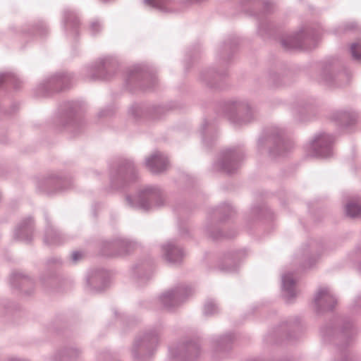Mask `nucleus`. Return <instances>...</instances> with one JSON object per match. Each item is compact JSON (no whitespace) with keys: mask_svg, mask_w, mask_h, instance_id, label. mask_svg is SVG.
<instances>
[{"mask_svg":"<svg viewBox=\"0 0 361 361\" xmlns=\"http://www.w3.org/2000/svg\"><path fill=\"white\" fill-rule=\"evenodd\" d=\"M188 55H189L190 56H192V53H190V52L188 53Z\"/></svg>","mask_w":361,"mask_h":361,"instance_id":"nucleus-63","label":"nucleus"},{"mask_svg":"<svg viewBox=\"0 0 361 361\" xmlns=\"http://www.w3.org/2000/svg\"><path fill=\"white\" fill-rule=\"evenodd\" d=\"M74 81V75L69 72H59L44 79L35 88L39 97H47L71 88Z\"/></svg>","mask_w":361,"mask_h":361,"instance_id":"nucleus-9","label":"nucleus"},{"mask_svg":"<svg viewBox=\"0 0 361 361\" xmlns=\"http://www.w3.org/2000/svg\"><path fill=\"white\" fill-rule=\"evenodd\" d=\"M83 106L77 101L64 102L59 107L54 125L59 130H64L73 135H78L83 128Z\"/></svg>","mask_w":361,"mask_h":361,"instance_id":"nucleus-2","label":"nucleus"},{"mask_svg":"<svg viewBox=\"0 0 361 361\" xmlns=\"http://www.w3.org/2000/svg\"><path fill=\"white\" fill-rule=\"evenodd\" d=\"M258 33L263 37H271L273 25L264 14L258 15Z\"/></svg>","mask_w":361,"mask_h":361,"instance_id":"nucleus-41","label":"nucleus"},{"mask_svg":"<svg viewBox=\"0 0 361 361\" xmlns=\"http://www.w3.org/2000/svg\"><path fill=\"white\" fill-rule=\"evenodd\" d=\"M192 293L190 287L180 285L162 293L159 300L164 309L173 310L182 304Z\"/></svg>","mask_w":361,"mask_h":361,"instance_id":"nucleus-14","label":"nucleus"},{"mask_svg":"<svg viewBox=\"0 0 361 361\" xmlns=\"http://www.w3.org/2000/svg\"><path fill=\"white\" fill-rule=\"evenodd\" d=\"M334 141L333 135L319 133L306 145L305 149L309 156L319 158H328L333 154L332 145Z\"/></svg>","mask_w":361,"mask_h":361,"instance_id":"nucleus-13","label":"nucleus"},{"mask_svg":"<svg viewBox=\"0 0 361 361\" xmlns=\"http://www.w3.org/2000/svg\"><path fill=\"white\" fill-rule=\"evenodd\" d=\"M40 281H41V282H42V284L45 285L46 281H45V279H44V277H42V278L40 279Z\"/></svg>","mask_w":361,"mask_h":361,"instance_id":"nucleus-60","label":"nucleus"},{"mask_svg":"<svg viewBox=\"0 0 361 361\" xmlns=\"http://www.w3.org/2000/svg\"><path fill=\"white\" fill-rule=\"evenodd\" d=\"M219 308L217 304L212 300H207L203 308V314L207 317L212 316L218 313Z\"/></svg>","mask_w":361,"mask_h":361,"instance_id":"nucleus-47","label":"nucleus"},{"mask_svg":"<svg viewBox=\"0 0 361 361\" xmlns=\"http://www.w3.org/2000/svg\"><path fill=\"white\" fill-rule=\"evenodd\" d=\"M257 147L260 151L268 147L269 157L276 159L288 154L293 148V143L285 136L282 129L271 126L264 130L257 141Z\"/></svg>","mask_w":361,"mask_h":361,"instance_id":"nucleus-3","label":"nucleus"},{"mask_svg":"<svg viewBox=\"0 0 361 361\" xmlns=\"http://www.w3.org/2000/svg\"><path fill=\"white\" fill-rule=\"evenodd\" d=\"M114 314L115 317L116 318V319L118 320V322H119L121 324L124 322V321L126 319V317H124L123 315H121L117 310H116V309L114 310Z\"/></svg>","mask_w":361,"mask_h":361,"instance_id":"nucleus-57","label":"nucleus"},{"mask_svg":"<svg viewBox=\"0 0 361 361\" xmlns=\"http://www.w3.org/2000/svg\"><path fill=\"white\" fill-rule=\"evenodd\" d=\"M82 350L76 346H66L57 350L51 361H76L80 358Z\"/></svg>","mask_w":361,"mask_h":361,"instance_id":"nucleus-35","label":"nucleus"},{"mask_svg":"<svg viewBox=\"0 0 361 361\" xmlns=\"http://www.w3.org/2000/svg\"><path fill=\"white\" fill-rule=\"evenodd\" d=\"M103 30V25L99 20H93L90 25V32L92 36H97Z\"/></svg>","mask_w":361,"mask_h":361,"instance_id":"nucleus-50","label":"nucleus"},{"mask_svg":"<svg viewBox=\"0 0 361 361\" xmlns=\"http://www.w3.org/2000/svg\"><path fill=\"white\" fill-rule=\"evenodd\" d=\"M63 26L68 35L77 36L79 34L80 20L76 14L69 9L63 13Z\"/></svg>","mask_w":361,"mask_h":361,"instance_id":"nucleus-36","label":"nucleus"},{"mask_svg":"<svg viewBox=\"0 0 361 361\" xmlns=\"http://www.w3.org/2000/svg\"><path fill=\"white\" fill-rule=\"evenodd\" d=\"M164 324L159 321L154 325L138 334L131 348L133 361H149L156 351Z\"/></svg>","mask_w":361,"mask_h":361,"instance_id":"nucleus-1","label":"nucleus"},{"mask_svg":"<svg viewBox=\"0 0 361 361\" xmlns=\"http://www.w3.org/2000/svg\"><path fill=\"white\" fill-rule=\"evenodd\" d=\"M169 353L173 361H194L200 354V348L197 342L188 341L170 346Z\"/></svg>","mask_w":361,"mask_h":361,"instance_id":"nucleus-16","label":"nucleus"},{"mask_svg":"<svg viewBox=\"0 0 361 361\" xmlns=\"http://www.w3.org/2000/svg\"><path fill=\"white\" fill-rule=\"evenodd\" d=\"M118 61L113 56L98 59L94 63L85 66L82 69L85 78L90 80H108L116 72Z\"/></svg>","mask_w":361,"mask_h":361,"instance_id":"nucleus-10","label":"nucleus"},{"mask_svg":"<svg viewBox=\"0 0 361 361\" xmlns=\"http://www.w3.org/2000/svg\"><path fill=\"white\" fill-rule=\"evenodd\" d=\"M312 110L310 103L300 101L294 107L293 113L295 118L300 121H305L307 119V114Z\"/></svg>","mask_w":361,"mask_h":361,"instance_id":"nucleus-39","label":"nucleus"},{"mask_svg":"<svg viewBox=\"0 0 361 361\" xmlns=\"http://www.w3.org/2000/svg\"><path fill=\"white\" fill-rule=\"evenodd\" d=\"M109 285V274L104 269L90 270L85 277V289L92 293L104 291Z\"/></svg>","mask_w":361,"mask_h":361,"instance_id":"nucleus-18","label":"nucleus"},{"mask_svg":"<svg viewBox=\"0 0 361 361\" xmlns=\"http://www.w3.org/2000/svg\"><path fill=\"white\" fill-rule=\"evenodd\" d=\"M46 227L44 235V243L49 246L59 245L65 242L66 238L51 224L47 216H45Z\"/></svg>","mask_w":361,"mask_h":361,"instance_id":"nucleus-30","label":"nucleus"},{"mask_svg":"<svg viewBox=\"0 0 361 361\" xmlns=\"http://www.w3.org/2000/svg\"><path fill=\"white\" fill-rule=\"evenodd\" d=\"M300 328L299 321L296 319L286 320L277 326L273 332L276 342L286 340L292 341L298 337L296 332Z\"/></svg>","mask_w":361,"mask_h":361,"instance_id":"nucleus-21","label":"nucleus"},{"mask_svg":"<svg viewBox=\"0 0 361 361\" xmlns=\"http://www.w3.org/2000/svg\"><path fill=\"white\" fill-rule=\"evenodd\" d=\"M350 54L353 60L361 61V41L354 42L351 44Z\"/></svg>","mask_w":361,"mask_h":361,"instance_id":"nucleus-48","label":"nucleus"},{"mask_svg":"<svg viewBox=\"0 0 361 361\" xmlns=\"http://www.w3.org/2000/svg\"><path fill=\"white\" fill-rule=\"evenodd\" d=\"M18 109V104L14 103L12 104L11 109L9 110V112L7 114H11L13 112H15Z\"/></svg>","mask_w":361,"mask_h":361,"instance_id":"nucleus-59","label":"nucleus"},{"mask_svg":"<svg viewBox=\"0 0 361 361\" xmlns=\"http://www.w3.org/2000/svg\"><path fill=\"white\" fill-rule=\"evenodd\" d=\"M246 4H250L252 6H256L262 2L263 9L266 12H270L272 7V4L268 0H245Z\"/></svg>","mask_w":361,"mask_h":361,"instance_id":"nucleus-51","label":"nucleus"},{"mask_svg":"<svg viewBox=\"0 0 361 361\" xmlns=\"http://www.w3.org/2000/svg\"><path fill=\"white\" fill-rule=\"evenodd\" d=\"M73 184V180L70 176L52 174L40 182L38 188L43 192L52 195L71 188Z\"/></svg>","mask_w":361,"mask_h":361,"instance_id":"nucleus-17","label":"nucleus"},{"mask_svg":"<svg viewBox=\"0 0 361 361\" xmlns=\"http://www.w3.org/2000/svg\"><path fill=\"white\" fill-rule=\"evenodd\" d=\"M172 1L173 0H144L146 5L163 12L170 11L169 6Z\"/></svg>","mask_w":361,"mask_h":361,"instance_id":"nucleus-44","label":"nucleus"},{"mask_svg":"<svg viewBox=\"0 0 361 361\" xmlns=\"http://www.w3.org/2000/svg\"><path fill=\"white\" fill-rule=\"evenodd\" d=\"M351 310L353 312L361 314V296H357L351 305Z\"/></svg>","mask_w":361,"mask_h":361,"instance_id":"nucleus-55","label":"nucleus"},{"mask_svg":"<svg viewBox=\"0 0 361 361\" xmlns=\"http://www.w3.org/2000/svg\"><path fill=\"white\" fill-rule=\"evenodd\" d=\"M10 284L13 288L18 290L25 295H31L35 288L33 280L21 272H13L11 274Z\"/></svg>","mask_w":361,"mask_h":361,"instance_id":"nucleus-24","label":"nucleus"},{"mask_svg":"<svg viewBox=\"0 0 361 361\" xmlns=\"http://www.w3.org/2000/svg\"><path fill=\"white\" fill-rule=\"evenodd\" d=\"M262 80L270 89H277L284 85L283 77L274 69L269 70Z\"/></svg>","mask_w":361,"mask_h":361,"instance_id":"nucleus-37","label":"nucleus"},{"mask_svg":"<svg viewBox=\"0 0 361 361\" xmlns=\"http://www.w3.org/2000/svg\"><path fill=\"white\" fill-rule=\"evenodd\" d=\"M239 44V39L235 36L227 38L218 50L220 62L222 65L227 64L236 51Z\"/></svg>","mask_w":361,"mask_h":361,"instance_id":"nucleus-28","label":"nucleus"},{"mask_svg":"<svg viewBox=\"0 0 361 361\" xmlns=\"http://www.w3.org/2000/svg\"><path fill=\"white\" fill-rule=\"evenodd\" d=\"M348 257L353 262H359L361 260V245H358L353 250L350 251L348 255ZM358 267L361 270V262L359 263Z\"/></svg>","mask_w":361,"mask_h":361,"instance_id":"nucleus-49","label":"nucleus"},{"mask_svg":"<svg viewBox=\"0 0 361 361\" xmlns=\"http://www.w3.org/2000/svg\"><path fill=\"white\" fill-rule=\"evenodd\" d=\"M233 340V334L228 333L222 336L214 338L213 345L216 351L225 352L231 348Z\"/></svg>","mask_w":361,"mask_h":361,"instance_id":"nucleus-40","label":"nucleus"},{"mask_svg":"<svg viewBox=\"0 0 361 361\" xmlns=\"http://www.w3.org/2000/svg\"><path fill=\"white\" fill-rule=\"evenodd\" d=\"M243 157L244 151L240 147L225 149L221 151L212 168L215 171L233 173L238 170Z\"/></svg>","mask_w":361,"mask_h":361,"instance_id":"nucleus-11","label":"nucleus"},{"mask_svg":"<svg viewBox=\"0 0 361 361\" xmlns=\"http://www.w3.org/2000/svg\"><path fill=\"white\" fill-rule=\"evenodd\" d=\"M22 81L13 73L5 72L0 73V88L12 87L14 90L20 89Z\"/></svg>","mask_w":361,"mask_h":361,"instance_id":"nucleus-38","label":"nucleus"},{"mask_svg":"<svg viewBox=\"0 0 361 361\" xmlns=\"http://www.w3.org/2000/svg\"><path fill=\"white\" fill-rule=\"evenodd\" d=\"M94 207H99V204H94Z\"/></svg>","mask_w":361,"mask_h":361,"instance_id":"nucleus-64","label":"nucleus"},{"mask_svg":"<svg viewBox=\"0 0 361 361\" xmlns=\"http://www.w3.org/2000/svg\"><path fill=\"white\" fill-rule=\"evenodd\" d=\"M99 361H119L116 355L109 350L102 353L99 356Z\"/></svg>","mask_w":361,"mask_h":361,"instance_id":"nucleus-53","label":"nucleus"},{"mask_svg":"<svg viewBox=\"0 0 361 361\" xmlns=\"http://www.w3.org/2000/svg\"><path fill=\"white\" fill-rule=\"evenodd\" d=\"M203 145L210 147L217 138V128L213 122L204 120L200 130Z\"/></svg>","mask_w":361,"mask_h":361,"instance_id":"nucleus-33","label":"nucleus"},{"mask_svg":"<svg viewBox=\"0 0 361 361\" xmlns=\"http://www.w3.org/2000/svg\"><path fill=\"white\" fill-rule=\"evenodd\" d=\"M252 213L255 219H272L274 213L267 205L260 204L252 208Z\"/></svg>","mask_w":361,"mask_h":361,"instance_id":"nucleus-43","label":"nucleus"},{"mask_svg":"<svg viewBox=\"0 0 361 361\" xmlns=\"http://www.w3.org/2000/svg\"><path fill=\"white\" fill-rule=\"evenodd\" d=\"M83 257L82 252L80 251H74L72 255L71 259L73 262V263L75 264L78 262H79Z\"/></svg>","mask_w":361,"mask_h":361,"instance_id":"nucleus-56","label":"nucleus"},{"mask_svg":"<svg viewBox=\"0 0 361 361\" xmlns=\"http://www.w3.org/2000/svg\"><path fill=\"white\" fill-rule=\"evenodd\" d=\"M337 303V298L329 287H321L314 298V308L317 314L332 310Z\"/></svg>","mask_w":361,"mask_h":361,"instance_id":"nucleus-20","label":"nucleus"},{"mask_svg":"<svg viewBox=\"0 0 361 361\" xmlns=\"http://www.w3.org/2000/svg\"><path fill=\"white\" fill-rule=\"evenodd\" d=\"M332 119L344 130H355L358 121V114L353 110H341L336 111L332 115Z\"/></svg>","mask_w":361,"mask_h":361,"instance_id":"nucleus-23","label":"nucleus"},{"mask_svg":"<svg viewBox=\"0 0 361 361\" xmlns=\"http://www.w3.org/2000/svg\"><path fill=\"white\" fill-rule=\"evenodd\" d=\"M319 243L314 240H310L306 245L302 247V257L305 261L304 267H311L316 262L317 258L320 255Z\"/></svg>","mask_w":361,"mask_h":361,"instance_id":"nucleus-32","label":"nucleus"},{"mask_svg":"<svg viewBox=\"0 0 361 361\" xmlns=\"http://www.w3.org/2000/svg\"><path fill=\"white\" fill-rule=\"evenodd\" d=\"M115 111L116 110H115L114 106H113V105L109 106L99 111L98 117L99 118L110 117L114 114Z\"/></svg>","mask_w":361,"mask_h":361,"instance_id":"nucleus-54","label":"nucleus"},{"mask_svg":"<svg viewBox=\"0 0 361 361\" xmlns=\"http://www.w3.org/2000/svg\"><path fill=\"white\" fill-rule=\"evenodd\" d=\"M335 75L331 64H324L320 74V82L325 85L332 86L334 84Z\"/></svg>","mask_w":361,"mask_h":361,"instance_id":"nucleus-42","label":"nucleus"},{"mask_svg":"<svg viewBox=\"0 0 361 361\" xmlns=\"http://www.w3.org/2000/svg\"><path fill=\"white\" fill-rule=\"evenodd\" d=\"M126 200L130 207L144 212L161 207L165 204L162 190L155 185L144 187L138 190L136 195H127Z\"/></svg>","mask_w":361,"mask_h":361,"instance_id":"nucleus-5","label":"nucleus"},{"mask_svg":"<svg viewBox=\"0 0 361 361\" xmlns=\"http://www.w3.org/2000/svg\"><path fill=\"white\" fill-rule=\"evenodd\" d=\"M138 172L133 161L128 159H120L110 168V180L115 189L123 187L128 183L135 181Z\"/></svg>","mask_w":361,"mask_h":361,"instance_id":"nucleus-7","label":"nucleus"},{"mask_svg":"<svg viewBox=\"0 0 361 361\" xmlns=\"http://www.w3.org/2000/svg\"><path fill=\"white\" fill-rule=\"evenodd\" d=\"M51 262L53 263H59V264L61 263V262L59 259H51Z\"/></svg>","mask_w":361,"mask_h":361,"instance_id":"nucleus-61","label":"nucleus"},{"mask_svg":"<svg viewBox=\"0 0 361 361\" xmlns=\"http://www.w3.org/2000/svg\"><path fill=\"white\" fill-rule=\"evenodd\" d=\"M135 242L123 237H117L111 241L102 243V254L105 256L123 255L135 249Z\"/></svg>","mask_w":361,"mask_h":361,"instance_id":"nucleus-19","label":"nucleus"},{"mask_svg":"<svg viewBox=\"0 0 361 361\" xmlns=\"http://www.w3.org/2000/svg\"><path fill=\"white\" fill-rule=\"evenodd\" d=\"M48 29L47 25L44 22H39L38 24H37L32 30V31L29 30V32L31 33H37L39 35H45L47 33Z\"/></svg>","mask_w":361,"mask_h":361,"instance_id":"nucleus-52","label":"nucleus"},{"mask_svg":"<svg viewBox=\"0 0 361 361\" xmlns=\"http://www.w3.org/2000/svg\"><path fill=\"white\" fill-rule=\"evenodd\" d=\"M49 280L52 282V281H54L55 279H54V276H51Z\"/></svg>","mask_w":361,"mask_h":361,"instance_id":"nucleus-62","label":"nucleus"},{"mask_svg":"<svg viewBox=\"0 0 361 361\" xmlns=\"http://www.w3.org/2000/svg\"><path fill=\"white\" fill-rule=\"evenodd\" d=\"M169 109V108L165 105L148 106L144 104H133L128 109V116L136 121L144 118L155 121L165 115Z\"/></svg>","mask_w":361,"mask_h":361,"instance_id":"nucleus-15","label":"nucleus"},{"mask_svg":"<svg viewBox=\"0 0 361 361\" xmlns=\"http://www.w3.org/2000/svg\"><path fill=\"white\" fill-rule=\"evenodd\" d=\"M152 275V263L149 260L138 263L132 270V279L140 286L145 285Z\"/></svg>","mask_w":361,"mask_h":361,"instance_id":"nucleus-25","label":"nucleus"},{"mask_svg":"<svg viewBox=\"0 0 361 361\" xmlns=\"http://www.w3.org/2000/svg\"><path fill=\"white\" fill-rule=\"evenodd\" d=\"M179 232L181 235L185 236L188 233V228L185 226H180Z\"/></svg>","mask_w":361,"mask_h":361,"instance_id":"nucleus-58","label":"nucleus"},{"mask_svg":"<svg viewBox=\"0 0 361 361\" xmlns=\"http://www.w3.org/2000/svg\"><path fill=\"white\" fill-rule=\"evenodd\" d=\"M358 29V25L356 22L350 21L343 23L342 25L336 28L334 30V33L336 35H340L341 33L355 31Z\"/></svg>","mask_w":361,"mask_h":361,"instance_id":"nucleus-46","label":"nucleus"},{"mask_svg":"<svg viewBox=\"0 0 361 361\" xmlns=\"http://www.w3.org/2000/svg\"><path fill=\"white\" fill-rule=\"evenodd\" d=\"M235 210L228 203H223L217 208L212 210L210 219L206 225V231L207 234L214 240H219L221 238H233L236 235L235 231L232 233H223L218 226L214 225V221H224L231 217L234 214Z\"/></svg>","mask_w":361,"mask_h":361,"instance_id":"nucleus-12","label":"nucleus"},{"mask_svg":"<svg viewBox=\"0 0 361 361\" xmlns=\"http://www.w3.org/2000/svg\"><path fill=\"white\" fill-rule=\"evenodd\" d=\"M34 222L32 217L28 216L16 226L13 231V238L16 240L30 243L33 236Z\"/></svg>","mask_w":361,"mask_h":361,"instance_id":"nucleus-27","label":"nucleus"},{"mask_svg":"<svg viewBox=\"0 0 361 361\" xmlns=\"http://www.w3.org/2000/svg\"><path fill=\"white\" fill-rule=\"evenodd\" d=\"M227 75L226 71L221 72L214 68H207L203 70L200 73V80L207 87L214 89L221 90L224 87V80Z\"/></svg>","mask_w":361,"mask_h":361,"instance_id":"nucleus-22","label":"nucleus"},{"mask_svg":"<svg viewBox=\"0 0 361 361\" xmlns=\"http://www.w3.org/2000/svg\"><path fill=\"white\" fill-rule=\"evenodd\" d=\"M321 34L319 25H305L298 32L283 35L280 44L286 50H310L317 46Z\"/></svg>","mask_w":361,"mask_h":361,"instance_id":"nucleus-4","label":"nucleus"},{"mask_svg":"<svg viewBox=\"0 0 361 361\" xmlns=\"http://www.w3.org/2000/svg\"><path fill=\"white\" fill-rule=\"evenodd\" d=\"M282 295L287 302H292L297 296L295 280L293 272H286L281 275Z\"/></svg>","mask_w":361,"mask_h":361,"instance_id":"nucleus-31","label":"nucleus"},{"mask_svg":"<svg viewBox=\"0 0 361 361\" xmlns=\"http://www.w3.org/2000/svg\"><path fill=\"white\" fill-rule=\"evenodd\" d=\"M126 82L130 90H149L156 86L157 78L154 69L145 65H137L130 69Z\"/></svg>","mask_w":361,"mask_h":361,"instance_id":"nucleus-8","label":"nucleus"},{"mask_svg":"<svg viewBox=\"0 0 361 361\" xmlns=\"http://www.w3.org/2000/svg\"><path fill=\"white\" fill-rule=\"evenodd\" d=\"M242 254V251H233L226 254L219 264V269L224 272L236 271Z\"/></svg>","mask_w":361,"mask_h":361,"instance_id":"nucleus-34","label":"nucleus"},{"mask_svg":"<svg viewBox=\"0 0 361 361\" xmlns=\"http://www.w3.org/2000/svg\"><path fill=\"white\" fill-rule=\"evenodd\" d=\"M223 109L228 119L235 126L247 124L255 119V110L245 99L228 100L224 102Z\"/></svg>","mask_w":361,"mask_h":361,"instance_id":"nucleus-6","label":"nucleus"},{"mask_svg":"<svg viewBox=\"0 0 361 361\" xmlns=\"http://www.w3.org/2000/svg\"><path fill=\"white\" fill-rule=\"evenodd\" d=\"M345 211L346 215L350 218L359 217L361 215V204L350 201L346 204Z\"/></svg>","mask_w":361,"mask_h":361,"instance_id":"nucleus-45","label":"nucleus"},{"mask_svg":"<svg viewBox=\"0 0 361 361\" xmlns=\"http://www.w3.org/2000/svg\"><path fill=\"white\" fill-rule=\"evenodd\" d=\"M167 157L160 152H155L145 159L146 167L153 173H159L166 170Z\"/></svg>","mask_w":361,"mask_h":361,"instance_id":"nucleus-29","label":"nucleus"},{"mask_svg":"<svg viewBox=\"0 0 361 361\" xmlns=\"http://www.w3.org/2000/svg\"><path fill=\"white\" fill-rule=\"evenodd\" d=\"M161 253L165 260L173 264L180 263L184 257L183 248L173 240L161 245Z\"/></svg>","mask_w":361,"mask_h":361,"instance_id":"nucleus-26","label":"nucleus"}]
</instances>
